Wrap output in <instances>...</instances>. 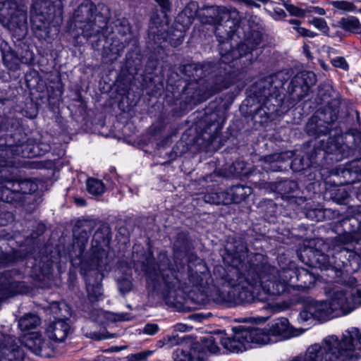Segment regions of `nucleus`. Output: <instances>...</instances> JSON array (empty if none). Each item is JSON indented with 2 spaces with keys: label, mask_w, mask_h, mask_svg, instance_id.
Returning a JSON list of instances; mask_svg holds the SVG:
<instances>
[{
  "label": "nucleus",
  "mask_w": 361,
  "mask_h": 361,
  "mask_svg": "<svg viewBox=\"0 0 361 361\" xmlns=\"http://www.w3.org/2000/svg\"><path fill=\"white\" fill-rule=\"evenodd\" d=\"M188 281L190 285L196 288H204L209 285L212 279L206 265L200 262L195 269L189 267Z\"/></svg>",
  "instance_id": "obj_18"
},
{
  "label": "nucleus",
  "mask_w": 361,
  "mask_h": 361,
  "mask_svg": "<svg viewBox=\"0 0 361 361\" xmlns=\"http://www.w3.org/2000/svg\"><path fill=\"white\" fill-rule=\"evenodd\" d=\"M279 154H271L269 156L264 157L261 159V160H263L266 163H271L276 160H277L279 158Z\"/></svg>",
  "instance_id": "obj_55"
},
{
  "label": "nucleus",
  "mask_w": 361,
  "mask_h": 361,
  "mask_svg": "<svg viewBox=\"0 0 361 361\" xmlns=\"http://www.w3.org/2000/svg\"><path fill=\"white\" fill-rule=\"evenodd\" d=\"M238 15V12L235 8L228 9L222 6H210L203 8V13L200 17V20L204 24H219L215 32L216 37L219 38V52L221 56V59L224 63H228L246 55L247 52L253 50L259 44V39L256 40L255 43H251L250 39H247L243 43L240 44L238 47L231 49L230 38L234 30L229 31L226 37L221 35L224 27H231V26L228 25L230 23L228 20L225 23L224 25L219 24L220 22L228 16L235 17Z\"/></svg>",
  "instance_id": "obj_2"
},
{
  "label": "nucleus",
  "mask_w": 361,
  "mask_h": 361,
  "mask_svg": "<svg viewBox=\"0 0 361 361\" xmlns=\"http://www.w3.org/2000/svg\"><path fill=\"white\" fill-rule=\"evenodd\" d=\"M221 338H216L213 336H207L204 337L202 341V346L200 348H195L197 351H200L202 355L204 353L206 359L207 358L205 350L209 352L211 354H216L219 352L220 348L217 345L218 342H220Z\"/></svg>",
  "instance_id": "obj_28"
},
{
  "label": "nucleus",
  "mask_w": 361,
  "mask_h": 361,
  "mask_svg": "<svg viewBox=\"0 0 361 361\" xmlns=\"http://www.w3.org/2000/svg\"><path fill=\"white\" fill-rule=\"evenodd\" d=\"M317 78L315 74L312 71H302L297 73L293 77V83H302L300 87V95L305 96L311 86L316 83Z\"/></svg>",
  "instance_id": "obj_24"
},
{
  "label": "nucleus",
  "mask_w": 361,
  "mask_h": 361,
  "mask_svg": "<svg viewBox=\"0 0 361 361\" xmlns=\"http://www.w3.org/2000/svg\"><path fill=\"white\" fill-rule=\"evenodd\" d=\"M0 23L18 38L27 32V11L19 8L15 0L0 1Z\"/></svg>",
  "instance_id": "obj_7"
},
{
  "label": "nucleus",
  "mask_w": 361,
  "mask_h": 361,
  "mask_svg": "<svg viewBox=\"0 0 361 361\" xmlns=\"http://www.w3.org/2000/svg\"><path fill=\"white\" fill-rule=\"evenodd\" d=\"M331 62L334 67L341 68L344 71H347L349 68L346 60L342 56L333 59Z\"/></svg>",
  "instance_id": "obj_46"
},
{
  "label": "nucleus",
  "mask_w": 361,
  "mask_h": 361,
  "mask_svg": "<svg viewBox=\"0 0 361 361\" xmlns=\"http://www.w3.org/2000/svg\"><path fill=\"white\" fill-rule=\"evenodd\" d=\"M7 171L6 169L0 173V200L8 203L21 201L23 198L21 180L4 178L2 174H6Z\"/></svg>",
  "instance_id": "obj_13"
},
{
  "label": "nucleus",
  "mask_w": 361,
  "mask_h": 361,
  "mask_svg": "<svg viewBox=\"0 0 361 361\" xmlns=\"http://www.w3.org/2000/svg\"><path fill=\"white\" fill-rule=\"evenodd\" d=\"M86 188L87 192L94 196L102 195L105 191V185L100 180L90 178L86 181Z\"/></svg>",
  "instance_id": "obj_33"
},
{
  "label": "nucleus",
  "mask_w": 361,
  "mask_h": 361,
  "mask_svg": "<svg viewBox=\"0 0 361 361\" xmlns=\"http://www.w3.org/2000/svg\"><path fill=\"white\" fill-rule=\"evenodd\" d=\"M308 23L312 25L314 27L319 30L329 37H334V35L329 32V27L327 25L326 20L324 18H314L308 21Z\"/></svg>",
  "instance_id": "obj_39"
},
{
  "label": "nucleus",
  "mask_w": 361,
  "mask_h": 361,
  "mask_svg": "<svg viewBox=\"0 0 361 361\" xmlns=\"http://www.w3.org/2000/svg\"><path fill=\"white\" fill-rule=\"evenodd\" d=\"M267 328L273 343L286 340L295 336L293 328L285 317L274 319L267 325Z\"/></svg>",
  "instance_id": "obj_15"
},
{
  "label": "nucleus",
  "mask_w": 361,
  "mask_h": 361,
  "mask_svg": "<svg viewBox=\"0 0 361 361\" xmlns=\"http://www.w3.org/2000/svg\"><path fill=\"white\" fill-rule=\"evenodd\" d=\"M336 119L337 116L330 111H317L309 119L305 130L310 136L326 135L331 130V125Z\"/></svg>",
  "instance_id": "obj_11"
},
{
  "label": "nucleus",
  "mask_w": 361,
  "mask_h": 361,
  "mask_svg": "<svg viewBox=\"0 0 361 361\" xmlns=\"http://www.w3.org/2000/svg\"><path fill=\"white\" fill-rule=\"evenodd\" d=\"M108 240L102 238V233L97 231L93 235L92 250L94 257L97 259L98 265L102 262L103 258L107 256L104 247L108 245Z\"/></svg>",
  "instance_id": "obj_22"
},
{
  "label": "nucleus",
  "mask_w": 361,
  "mask_h": 361,
  "mask_svg": "<svg viewBox=\"0 0 361 361\" xmlns=\"http://www.w3.org/2000/svg\"><path fill=\"white\" fill-rule=\"evenodd\" d=\"M357 341L361 350V334L357 328L346 331L340 338L336 336H330L324 339V350L325 361H356L359 353L355 341Z\"/></svg>",
  "instance_id": "obj_4"
},
{
  "label": "nucleus",
  "mask_w": 361,
  "mask_h": 361,
  "mask_svg": "<svg viewBox=\"0 0 361 361\" xmlns=\"http://www.w3.org/2000/svg\"><path fill=\"white\" fill-rule=\"evenodd\" d=\"M244 166L245 164L242 161H236L233 164V166L237 174L243 175L246 173V172L243 171Z\"/></svg>",
  "instance_id": "obj_52"
},
{
  "label": "nucleus",
  "mask_w": 361,
  "mask_h": 361,
  "mask_svg": "<svg viewBox=\"0 0 361 361\" xmlns=\"http://www.w3.org/2000/svg\"><path fill=\"white\" fill-rule=\"evenodd\" d=\"M159 330V326L156 324H147L145 326L143 331L148 335H154Z\"/></svg>",
  "instance_id": "obj_49"
},
{
  "label": "nucleus",
  "mask_w": 361,
  "mask_h": 361,
  "mask_svg": "<svg viewBox=\"0 0 361 361\" xmlns=\"http://www.w3.org/2000/svg\"><path fill=\"white\" fill-rule=\"evenodd\" d=\"M288 75L285 72H279L262 81L259 87L262 89V96L266 98L272 96L276 91L283 87Z\"/></svg>",
  "instance_id": "obj_17"
},
{
  "label": "nucleus",
  "mask_w": 361,
  "mask_h": 361,
  "mask_svg": "<svg viewBox=\"0 0 361 361\" xmlns=\"http://www.w3.org/2000/svg\"><path fill=\"white\" fill-rule=\"evenodd\" d=\"M173 359L175 361H206L204 353L197 351L196 348L192 350L191 354L188 352L178 348L173 353Z\"/></svg>",
  "instance_id": "obj_26"
},
{
  "label": "nucleus",
  "mask_w": 361,
  "mask_h": 361,
  "mask_svg": "<svg viewBox=\"0 0 361 361\" xmlns=\"http://www.w3.org/2000/svg\"><path fill=\"white\" fill-rule=\"evenodd\" d=\"M332 5L338 9L345 11H354L356 10V6L353 3L346 1H334Z\"/></svg>",
  "instance_id": "obj_43"
},
{
  "label": "nucleus",
  "mask_w": 361,
  "mask_h": 361,
  "mask_svg": "<svg viewBox=\"0 0 361 361\" xmlns=\"http://www.w3.org/2000/svg\"><path fill=\"white\" fill-rule=\"evenodd\" d=\"M231 197L228 194L231 202L240 203L252 193V188L243 185H237L231 188Z\"/></svg>",
  "instance_id": "obj_29"
},
{
  "label": "nucleus",
  "mask_w": 361,
  "mask_h": 361,
  "mask_svg": "<svg viewBox=\"0 0 361 361\" xmlns=\"http://www.w3.org/2000/svg\"><path fill=\"white\" fill-rule=\"evenodd\" d=\"M24 355L13 337L0 332V361H23Z\"/></svg>",
  "instance_id": "obj_14"
},
{
  "label": "nucleus",
  "mask_w": 361,
  "mask_h": 361,
  "mask_svg": "<svg viewBox=\"0 0 361 361\" xmlns=\"http://www.w3.org/2000/svg\"><path fill=\"white\" fill-rule=\"evenodd\" d=\"M22 344L31 352L41 356L49 355V344L38 332L25 334L21 339Z\"/></svg>",
  "instance_id": "obj_16"
},
{
  "label": "nucleus",
  "mask_w": 361,
  "mask_h": 361,
  "mask_svg": "<svg viewBox=\"0 0 361 361\" xmlns=\"http://www.w3.org/2000/svg\"><path fill=\"white\" fill-rule=\"evenodd\" d=\"M300 316L304 322H306L311 318L319 321H326L336 315L330 302L313 301L305 306Z\"/></svg>",
  "instance_id": "obj_12"
},
{
  "label": "nucleus",
  "mask_w": 361,
  "mask_h": 361,
  "mask_svg": "<svg viewBox=\"0 0 361 361\" xmlns=\"http://www.w3.org/2000/svg\"><path fill=\"white\" fill-rule=\"evenodd\" d=\"M356 283L351 277L348 283L334 290L330 302L336 316L348 314L361 305V286H355Z\"/></svg>",
  "instance_id": "obj_6"
},
{
  "label": "nucleus",
  "mask_w": 361,
  "mask_h": 361,
  "mask_svg": "<svg viewBox=\"0 0 361 361\" xmlns=\"http://www.w3.org/2000/svg\"><path fill=\"white\" fill-rule=\"evenodd\" d=\"M294 276L299 281L309 274L304 269L279 271L267 263L231 267L222 277L227 286L219 291L215 300L219 302L237 305L252 302L255 295H260V290L268 295H279L288 290Z\"/></svg>",
  "instance_id": "obj_1"
},
{
  "label": "nucleus",
  "mask_w": 361,
  "mask_h": 361,
  "mask_svg": "<svg viewBox=\"0 0 361 361\" xmlns=\"http://www.w3.org/2000/svg\"><path fill=\"white\" fill-rule=\"evenodd\" d=\"M283 185H286V186H288L291 189L297 188V184L294 181H286L283 183Z\"/></svg>",
  "instance_id": "obj_58"
},
{
  "label": "nucleus",
  "mask_w": 361,
  "mask_h": 361,
  "mask_svg": "<svg viewBox=\"0 0 361 361\" xmlns=\"http://www.w3.org/2000/svg\"><path fill=\"white\" fill-rule=\"evenodd\" d=\"M283 6L291 16L300 18H304L306 16V10L300 8L293 4L288 3H284Z\"/></svg>",
  "instance_id": "obj_40"
},
{
  "label": "nucleus",
  "mask_w": 361,
  "mask_h": 361,
  "mask_svg": "<svg viewBox=\"0 0 361 361\" xmlns=\"http://www.w3.org/2000/svg\"><path fill=\"white\" fill-rule=\"evenodd\" d=\"M332 27H340L347 32L354 34H361V23L355 16H348L341 18L337 24H332Z\"/></svg>",
  "instance_id": "obj_25"
},
{
  "label": "nucleus",
  "mask_w": 361,
  "mask_h": 361,
  "mask_svg": "<svg viewBox=\"0 0 361 361\" xmlns=\"http://www.w3.org/2000/svg\"><path fill=\"white\" fill-rule=\"evenodd\" d=\"M228 193L225 192H212L204 196L205 202L210 204H229L230 200L227 197Z\"/></svg>",
  "instance_id": "obj_35"
},
{
  "label": "nucleus",
  "mask_w": 361,
  "mask_h": 361,
  "mask_svg": "<svg viewBox=\"0 0 361 361\" xmlns=\"http://www.w3.org/2000/svg\"><path fill=\"white\" fill-rule=\"evenodd\" d=\"M7 44L6 43L1 44L2 49V59L4 63L10 69H13L17 67L20 60L16 54L8 48L6 49Z\"/></svg>",
  "instance_id": "obj_30"
},
{
  "label": "nucleus",
  "mask_w": 361,
  "mask_h": 361,
  "mask_svg": "<svg viewBox=\"0 0 361 361\" xmlns=\"http://www.w3.org/2000/svg\"><path fill=\"white\" fill-rule=\"evenodd\" d=\"M162 8L169 10L171 3L169 0H154Z\"/></svg>",
  "instance_id": "obj_56"
},
{
  "label": "nucleus",
  "mask_w": 361,
  "mask_h": 361,
  "mask_svg": "<svg viewBox=\"0 0 361 361\" xmlns=\"http://www.w3.org/2000/svg\"><path fill=\"white\" fill-rule=\"evenodd\" d=\"M37 154L33 151L30 145L25 142H19L12 145L10 140L6 145L0 144V173L6 171L7 167H11L14 164L13 159L16 157H32Z\"/></svg>",
  "instance_id": "obj_10"
},
{
  "label": "nucleus",
  "mask_w": 361,
  "mask_h": 361,
  "mask_svg": "<svg viewBox=\"0 0 361 361\" xmlns=\"http://www.w3.org/2000/svg\"><path fill=\"white\" fill-rule=\"evenodd\" d=\"M75 240L73 243L74 247H78L80 253H82L86 246L89 238V231L81 230L80 228H75L73 231Z\"/></svg>",
  "instance_id": "obj_34"
},
{
  "label": "nucleus",
  "mask_w": 361,
  "mask_h": 361,
  "mask_svg": "<svg viewBox=\"0 0 361 361\" xmlns=\"http://www.w3.org/2000/svg\"><path fill=\"white\" fill-rule=\"evenodd\" d=\"M303 49H304V51L306 53V55H307L308 57H310V51H309V50H308V47H307V45H305V46L303 47Z\"/></svg>",
  "instance_id": "obj_60"
},
{
  "label": "nucleus",
  "mask_w": 361,
  "mask_h": 361,
  "mask_svg": "<svg viewBox=\"0 0 361 361\" xmlns=\"http://www.w3.org/2000/svg\"><path fill=\"white\" fill-rule=\"evenodd\" d=\"M325 153L332 154L331 160L339 161L343 157V146L336 140L335 137H329L326 145L322 146Z\"/></svg>",
  "instance_id": "obj_27"
},
{
  "label": "nucleus",
  "mask_w": 361,
  "mask_h": 361,
  "mask_svg": "<svg viewBox=\"0 0 361 361\" xmlns=\"http://www.w3.org/2000/svg\"><path fill=\"white\" fill-rule=\"evenodd\" d=\"M73 24L82 31L85 37L90 38L102 33L107 25V18L96 13L94 4L87 1L80 5L74 11Z\"/></svg>",
  "instance_id": "obj_5"
},
{
  "label": "nucleus",
  "mask_w": 361,
  "mask_h": 361,
  "mask_svg": "<svg viewBox=\"0 0 361 361\" xmlns=\"http://www.w3.org/2000/svg\"><path fill=\"white\" fill-rule=\"evenodd\" d=\"M191 328L183 324H177L174 326V329L176 331L187 332L190 331Z\"/></svg>",
  "instance_id": "obj_54"
},
{
  "label": "nucleus",
  "mask_w": 361,
  "mask_h": 361,
  "mask_svg": "<svg viewBox=\"0 0 361 361\" xmlns=\"http://www.w3.org/2000/svg\"><path fill=\"white\" fill-rule=\"evenodd\" d=\"M70 331V326L65 319H57L51 323L47 329L48 337L56 342H63Z\"/></svg>",
  "instance_id": "obj_21"
},
{
  "label": "nucleus",
  "mask_w": 361,
  "mask_h": 361,
  "mask_svg": "<svg viewBox=\"0 0 361 361\" xmlns=\"http://www.w3.org/2000/svg\"><path fill=\"white\" fill-rule=\"evenodd\" d=\"M331 259H329L328 264L334 265L337 269H343L345 271L355 272L360 268L361 239L357 233H344L339 235L335 240L332 247Z\"/></svg>",
  "instance_id": "obj_3"
},
{
  "label": "nucleus",
  "mask_w": 361,
  "mask_h": 361,
  "mask_svg": "<svg viewBox=\"0 0 361 361\" xmlns=\"http://www.w3.org/2000/svg\"><path fill=\"white\" fill-rule=\"evenodd\" d=\"M349 170H351L360 180L361 179V159H355L347 164Z\"/></svg>",
  "instance_id": "obj_44"
},
{
  "label": "nucleus",
  "mask_w": 361,
  "mask_h": 361,
  "mask_svg": "<svg viewBox=\"0 0 361 361\" xmlns=\"http://www.w3.org/2000/svg\"><path fill=\"white\" fill-rule=\"evenodd\" d=\"M75 202L79 206H85L86 202L82 198H75Z\"/></svg>",
  "instance_id": "obj_59"
},
{
  "label": "nucleus",
  "mask_w": 361,
  "mask_h": 361,
  "mask_svg": "<svg viewBox=\"0 0 361 361\" xmlns=\"http://www.w3.org/2000/svg\"><path fill=\"white\" fill-rule=\"evenodd\" d=\"M230 85L231 83L228 81L225 80L223 77H218L216 78V83L215 84V85L211 87L208 90L207 94L202 97V100H205L207 98H209L212 94L217 92H219L224 89L228 88L230 86Z\"/></svg>",
  "instance_id": "obj_37"
},
{
  "label": "nucleus",
  "mask_w": 361,
  "mask_h": 361,
  "mask_svg": "<svg viewBox=\"0 0 361 361\" xmlns=\"http://www.w3.org/2000/svg\"><path fill=\"white\" fill-rule=\"evenodd\" d=\"M255 258H256V260H257V261H259V260H261V259H262V255H257L255 256Z\"/></svg>",
  "instance_id": "obj_63"
},
{
  "label": "nucleus",
  "mask_w": 361,
  "mask_h": 361,
  "mask_svg": "<svg viewBox=\"0 0 361 361\" xmlns=\"http://www.w3.org/2000/svg\"><path fill=\"white\" fill-rule=\"evenodd\" d=\"M118 320L126 321L129 320L130 317L127 313H120L116 315Z\"/></svg>",
  "instance_id": "obj_57"
},
{
  "label": "nucleus",
  "mask_w": 361,
  "mask_h": 361,
  "mask_svg": "<svg viewBox=\"0 0 361 361\" xmlns=\"http://www.w3.org/2000/svg\"><path fill=\"white\" fill-rule=\"evenodd\" d=\"M285 11L281 8H276L274 11V17L276 19H281L286 17Z\"/></svg>",
  "instance_id": "obj_53"
},
{
  "label": "nucleus",
  "mask_w": 361,
  "mask_h": 361,
  "mask_svg": "<svg viewBox=\"0 0 361 361\" xmlns=\"http://www.w3.org/2000/svg\"><path fill=\"white\" fill-rule=\"evenodd\" d=\"M194 13L191 11L190 5H188L182 12V13L179 16V17H181L182 15L188 16V20L187 23H191L192 18L194 16Z\"/></svg>",
  "instance_id": "obj_51"
},
{
  "label": "nucleus",
  "mask_w": 361,
  "mask_h": 361,
  "mask_svg": "<svg viewBox=\"0 0 361 361\" xmlns=\"http://www.w3.org/2000/svg\"><path fill=\"white\" fill-rule=\"evenodd\" d=\"M37 190V185L28 180H21V190L22 195L25 194H30Z\"/></svg>",
  "instance_id": "obj_45"
},
{
  "label": "nucleus",
  "mask_w": 361,
  "mask_h": 361,
  "mask_svg": "<svg viewBox=\"0 0 361 361\" xmlns=\"http://www.w3.org/2000/svg\"><path fill=\"white\" fill-rule=\"evenodd\" d=\"M243 329L235 331L231 336L224 337L219 340L222 346L231 353H239L245 350L247 348V343L245 337L243 336Z\"/></svg>",
  "instance_id": "obj_19"
},
{
  "label": "nucleus",
  "mask_w": 361,
  "mask_h": 361,
  "mask_svg": "<svg viewBox=\"0 0 361 361\" xmlns=\"http://www.w3.org/2000/svg\"><path fill=\"white\" fill-rule=\"evenodd\" d=\"M290 23L295 25V26L294 27V29L300 35H302L303 37H308L313 38V37H314L317 35V33H315V32H314L312 31H310V30H309L307 29H305L304 27H300L299 26L300 22L298 20H290Z\"/></svg>",
  "instance_id": "obj_42"
},
{
  "label": "nucleus",
  "mask_w": 361,
  "mask_h": 361,
  "mask_svg": "<svg viewBox=\"0 0 361 361\" xmlns=\"http://www.w3.org/2000/svg\"><path fill=\"white\" fill-rule=\"evenodd\" d=\"M40 324V319L35 314H27L21 317L18 326L23 331L32 329Z\"/></svg>",
  "instance_id": "obj_32"
},
{
  "label": "nucleus",
  "mask_w": 361,
  "mask_h": 361,
  "mask_svg": "<svg viewBox=\"0 0 361 361\" xmlns=\"http://www.w3.org/2000/svg\"><path fill=\"white\" fill-rule=\"evenodd\" d=\"M337 173L343 178V183L344 184H352L359 180L355 173L351 170H349L347 164L345 166H340L337 169Z\"/></svg>",
  "instance_id": "obj_38"
},
{
  "label": "nucleus",
  "mask_w": 361,
  "mask_h": 361,
  "mask_svg": "<svg viewBox=\"0 0 361 361\" xmlns=\"http://www.w3.org/2000/svg\"><path fill=\"white\" fill-rule=\"evenodd\" d=\"M306 10V15L307 13H314V14H317L318 16H324L326 14V11L323 8L318 7V6H310L305 8Z\"/></svg>",
  "instance_id": "obj_50"
},
{
  "label": "nucleus",
  "mask_w": 361,
  "mask_h": 361,
  "mask_svg": "<svg viewBox=\"0 0 361 361\" xmlns=\"http://www.w3.org/2000/svg\"><path fill=\"white\" fill-rule=\"evenodd\" d=\"M243 336L245 337L247 345L250 343L264 345L271 343L272 340L267 328H243ZM240 338H243V337Z\"/></svg>",
  "instance_id": "obj_20"
},
{
  "label": "nucleus",
  "mask_w": 361,
  "mask_h": 361,
  "mask_svg": "<svg viewBox=\"0 0 361 361\" xmlns=\"http://www.w3.org/2000/svg\"><path fill=\"white\" fill-rule=\"evenodd\" d=\"M250 6H253V7H256V8L260 7L259 4L255 3V1H254V5H251Z\"/></svg>",
  "instance_id": "obj_64"
},
{
  "label": "nucleus",
  "mask_w": 361,
  "mask_h": 361,
  "mask_svg": "<svg viewBox=\"0 0 361 361\" xmlns=\"http://www.w3.org/2000/svg\"><path fill=\"white\" fill-rule=\"evenodd\" d=\"M118 285L119 290L123 293H128L132 289V283L128 279L119 280Z\"/></svg>",
  "instance_id": "obj_47"
},
{
  "label": "nucleus",
  "mask_w": 361,
  "mask_h": 361,
  "mask_svg": "<svg viewBox=\"0 0 361 361\" xmlns=\"http://www.w3.org/2000/svg\"><path fill=\"white\" fill-rule=\"evenodd\" d=\"M87 295L90 301L95 302L101 299L102 296V285L99 283L92 284L87 282Z\"/></svg>",
  "instance_id": "obj_36"
},
{
  "label": "nucleus",
  "mask_w": 361,
  "mask_h": 361,
  "mask_svg": "<svg viewBox=\"0 0 361 361\" xmlns=\"http://www.w3.org/2000/svg\"><path fill=\"white\" fill-rule=\"evenodd\" d=\"M324 350L319 344H313L307 348L304 353L294 357L290 361H323Z\"/></svg>",
  "instance_id": "obj_23"
},
{
  "label": "nucleus",
  "mask_w": 361,
  "mask_h": 361,
  "mask_svg": "<svg viewBox=\"0 0 361 361\" xmlns=\"http://www.w3.org/2000/svg\"><path fill=\"white\" fill-rule=\"evenodd\" d=\"M180 341V339L177 335L167 336L163 338L164 344L168 345L169 347L178 345Z\"/></svg>",
  "instance_id": "obj_48"
},
{
  "label": "nucleus",
  "mask_w": 361,
  "mask_h": 361,
  "mask_svg": "<svg viewBox=\"0 0 361 361\" xmlns=\"http://www.w3.org/2000/svg\"><path fill=\"white\" fill-rule=\"evenodd\" d=\"M55 7L49 0H35L30 8V23L32 30L39 39L48 37L49 25L54 18Z\"/></svg>",
  "instance_id": "obj_8"
},
{
  "label": "nucleus",
  "mask_w": 361,
  "mask_h": 361,
  "mask_svg": "<svg viewBox=\"0 0 361 361\" xmlns=\"http://www.w3.org/2000/svg\"><path fill=\"white\" fill-rule=\"evenodd\" d=\"M320 65L324 70L328 69L327 66L324 63V61H320Z\"/></svg>",
  "instance_id": "obj_61"
},
{
  "label": "nucleus",
  "mask_w": 361,
  "mask_h": 361,
  "mask_svg": "<svg viewBox=\"0 0 361 361\" xmlns=\"http://www.w3.org/2000/svg\"><path fill=\"white\" fill-rule=\"evenodd\" d=\"M302 83L299 82H295L293 83V78H292L288 87V92L290 94H295L294 99H296L298 100L302 99L305 96H300V87H302Z\"/></svg>",
  "instance_id": "obj_41"
},
{
  "label": "nucleus",
  "mask_w": 361,
  "mask_h": 361,
  "mask_svg": "<svg viewBox=\"0 0 361 361\" xmlns=\"http://www.w3.org/2000/svg\"><path fill=\"white\" fill-rule=\"evenodd\" d=\"M255 320L259 323H262V322L265 321V319H262V317H257L255 319Z\"/></svg>",
  "instance_id": "obj_62"
},
{
  "label": "nucleus",
  "mask_w": 361,
  "mask_h": 361,
  "mask_svg": "<svg viewBox=\"0 0 361 361\" xmlns=\"http://www.w3.org/2000/svg\"><path fill=\"white\" fill-rule=\"evenodd\" d=\"M159 263L158 264L159 274L149 272L148 277L152 281H157L163 283V293L166 298L173 297L176 289L180 286V281L175 271L169 268V259L165 252H161L159 255Z\"/></svg>",
  "instance_id": "obj_9"
},
{
  "label": "nucleus",
  "mask_w": 361,
  "mask_h": 361,
  "mask_svg": "<svg viewBox=\"0 0 361 361\" xmlns=\"http://www.w3.org/2000/svg\"><path fill=\"white\" fill-rule=\"evenodd\" d=\"M122 49L123 46L114 40L109 47H104L103 58L106 59V62L113 63L121 55Z\"/></svg>",
  "instance_id": "obj_31"
}]
</instances>
